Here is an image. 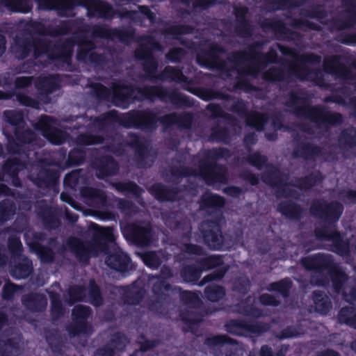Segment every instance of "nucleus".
Returning a JSON list of instances; mask_svg holds the SVG:
<instances>
[{"label": "nucleus", "instance_id": "obj_1", "mask_svg": "<svg viewBox=\"0 0 356 356\" xmlns=\"http://www.w3.org/2000/svg\"><path fill=\"white\" fill-rule=\"evenodd\" d=\"M115 239L113 227H102L94 223L91 241L72 236L67 239L66 245L81 264L86 265L92 257L104 253L108 254L105 262L110 268L120 273L129 272L132 270V264L131 257L127 253L118 248L108 254L109 245L115 242Z\"/></svg>", "mask_w": 356, "mask_h": 356}, {"label": "nucleus", "instance_id": "obj_2", "mask_svg": "<svg viewBox=\"0 0 356 356\" xmlns=\"http://www.w3.org/2000/svg\"><path fill=\"white\" fill-rule=\"evenodd\" d=\"M111 99L115 106L127 108L135 102L153 101L155 98L161 102L170 103L175 108H191L193 98L179 92L177 88L162 85L136 86L125 80H118L112 83Z\"/></svg>", "mask_w": 356, "mask_h": 356}, {"label": "nucleus", "instance_id": "obj_3", "mask_svg": "<svg viewBox=\"0 0 356 356\" xmlns=\"http://www.w3.org/2000/svg\"><path fill=\"white\" fill-rule=\"evenodd\" d=\"M344 211L343 205L337 200L328 202L325 199H314L309 207L311 215L321 220L325 225L315 228L316 239L332 242V250L339 256H348L350 242L344 239L341 233L335 229Z\"/></svg>", "mask_w": 356, "mask_h": 356}, {"label": "nucleus", "instance_id": "obj_4", "mask_svg": "<svg viewBox=\"0 0 356 356\" xmlns=\"http://www.w3.org/2000/svg\"><path fill=\"white\" fill-rule=\"evenodd\" d=\"M286 105L293 109L296 116L309 120L318 129L337 127L343 122V117L340 113L332 112L323 105H311L307 93L301 90H291L288 93Z\"/></svg>", "mask_w": 356, "mask_h": 356}, {"label": "nucleus", "instance_id": "obj_5", "mask_svg": "<svg viewBox=\"0 0 356 356\" xmlns=\"http://www.w3.org/2000/svg\"><path fill=\"white\" fill-rule=\"evenodd\" d=\"M232 156L230 150L227 147H213L208 149L203 159L198 162V172L189 167L181 166L171 170L174 177H186L190 176H200L207 185L215 183L226 184L228 181L227 169L225 165L216 161L220 159H227Z\"/></svg>", "mask_w": 356, "mask_h": 356}, {"label": "nucleus", "instance_id": "obj_6", "mask_svg": "<svg viewBox=\"0 0 356 356\" xmlns=\"http://www.w3.org/2000/svg\"><path fill=\"white\" fill-rule=\"evenodd\" d=\"M3 118L13 128V134L6 135V148L10 154L29 156L32 150L42 146L40 136L27 126L22 111L6 110Z\"/></svg>", "mask_w": 356, "mask_h": 356}, {"label": "nucleus", "instance_id": "obj_7", "mask_svg": "<svg viewBox=\"0 0 356 356\" xmlns=\"http://www.w3.org/2000/svg\"><path fill=\"white\" fill-rule=\"evenodd\" d=\"M225 204V198L216 193L204 194L200 199V207L202 209L220 212L213 219L205 220L199 227L204 243L210 250H220L224 246L225 237L222 226L225 222V217L222 209Z\"/></svg>", "mask_w": 356, "mask_h": 356}, {"label": "nucleus", "instance_id": "obj_8", "mask_svg": "<svg viewBox=\"0 0 356 356\" xmlns=\"http://www.w3.org/2000/svg\"><path fill=\"white\" fill-rule=\"evenodd\" d=\"M38 8L44 11H56L60 17L70 16L78 6L87 9L88 16L111 19L113 17V6L105 0H34Z\"/></svg>", "mask_w": 356, "mask_h": 356}, {"label": "nucleus", "instance_id": "obj_9", "mask_svg": "<svg viewBox=\"0 0 356 356\" xmlns=\"http://www.w3.org/2000/svg\"><path fill=\"white\" fill-rule=\"evenodd\" d=\"M300 264L306 270L318 274L311 277V283L315 286H326L327 279L323 275L325 271L329 273L332 286L334 284L337 286L339 284L338 278L343 276L344 269L334 261L330 254L318 252L304 257L301 258Z\"/></svg>", "mask_w": 356, "mask_h": 356}, {"label": "nucleus", "instance_id": "obj_10", "mask_svg": "<svg viewBox=\"0 0 356 356\" xmlns=\"http://www.w3.org/2000/svg\"><path fill=\"white\" fill-rule=\"evenodd\" d=\"M300 66L295 68L290 67L288 72L277 66H273L265 70L261 74L264 81L270 83H282L290 79V75L295 71L297 77L304 81L307 79V76L314 74L317 78L320 74L319 70H314L305 66L306 64L318 65L321 63V56L315 53H305L300 57Z\"/></svg>", "mask_w": 356, "mask_h": 356}, {"label": "nucleus", "instance_id": "obj_11", "mask_svg": "<svg viewBox=\"0 0 356 356\" xmlns=\"http://www.w3.org/2000/svg\"><path fill=\"white\" fill-rule=\"evenodd\" d=\"M127 147H129L134 151V160L138 168H145L151 166L152 164L149 163V160L151 147L144 137L130 132L127 140H122L110 145L111 150L117 155H122Z\"/></svg>", "mask_w": 356, "mask_h": 356}, {"label": "nucleus", "instance_id": "obj_12", "mask_svg": "<svg viewBox=\"0 0 356 356\" xmlns=\"http://www.w3.org/2000/svg\"><path fill=\"white\" fill-rule=\"evenodd\" d=\"M124 115L113 109L95 117H88L87 115L77 116L76 119H81L83 123L76 122L72 127V129L79 130L85 128L88 131L92 128L99 132L108 133L114 129L115 124L124 127Z\"/></svg>", "mask_w": 356, "mask_h": 356}, {"label": "nucleus", "instance_id": "obj_13", "mask_svg": "<svg viewBox=\"0 0 356 356\" xmlns=\"http://www.w3.org/2000/svg\"><path fill=\"white\" fill-rule=\"evenodd\" d=\"M146 44H141L136 49L134 56L136 60L143 61V70L144 71V78L152 83L156 82V76L157 75L159 63L157 58L154 56L153 50H161V45L153 37L147 36L145 38Z\"/></svg>", "mask_w": 356, "mask_h": 356}, {"label": "nucleus", "instance_id": "obj_14", "mask_svg": "<svg viewBox=\"0 0 356 356\" xmlns=\"http://www.w3.org/2000/svg\"><path fill=\"white\" fill-rule=\"evenodd\" d=\"M55 165L54 161L40 159L32 165V170L28 176L29 179L37 187L47 189L57 185L60 178L58 170L50 168Z\"/></svg>", "mask_w": 356, "mask_h": 356}, {"label": "nucleus", "instance_id": "obj_15", "mask_svg": "<svg viewBox=\"0 0 356 356\" xmlns=\"http://www.w3.org/2000/svg\"><path fill=\"white\" fill-rule=\"evenodd\" d=\"M159 113L156 108H152L130 110L124 113V128L152 132L158 127L157 114Z\"/></svg>", "mask_w": 356, "mask_h": 356}, {"label": "nucleus", "instance_id": "obj_16", "mask_svg": "<svg viewBox=\"0 0 356 356\" xmlns=\"http://www.w3.org/2000/svg\"><path fill=\"white\" fill-rule=\"evenodd\" d=\"M95 42L81 35L78 38L76 59L83 63H89L95 67H102L108 62L106 53H97Z\"/></svg>", "mask_w": 356, "mask_h": 356}, {"label": "nucleus", "instance_id": "obj_17", "mask_svg": "<svg viewBox=\"0 0 356 356\" xmlns=\"http://www.w3.org/2000/svg\"><path fill=\"white\" fill-rule=\"evenodd\" d=\"M123 234L129 243L139 248L150 246L153 242L152 227L149 223L143 221L127 225Z\"/></svg>", "mask_w": 356, "mask_h": 356}, {"label": "nucleus", "instance_id": "obj_18", "mask_svg": "<svg viewBox=\"0 0 356 356\" xmlns=\"http://www.w3.org/2000/svg\"><path fill=\"white\" fill-rule=\"evenodd\" d=\"M197 264L202 271L215 269L212 273L206 275L198 283L200 286L213 281L222 280L228 270V266L225 264L223 257L218 254H211L197 259Z\"/></svg>", "mask_w": 356, "mask_h": 356}, {"label": "nucleus", "instance_id": "obj_19", "mask_svg": "<svg viewBox=\"0 0 356 356\" xmlns=\"http://www.w3.org/2000/svg\"><path fill=\"white\" fill-rule=\"evenodd\" d=\"M92 313V309L88 306L79 305L73 308L72 323L67 327L71 337L90 335L93 332L92 325L88 321Z\"/></svg>", "mask_w": 356, "mask_h": 356}, {"label": "nucleus", "instance_id": "obj_20", "mask_svg": "<svg viewBox=\"0 0 356 356\" xmlns=\"http://www.w3.org/2000/svg\"><path fill=\"white\" fill-rule=\"evenodd\" d=\"M225 327L228 333L236 336H244L245 334L261 336L270 329V325L268 323L243 319H231L225 323Z\"/></svg>", "mask_w": 356, "mask_h": 356}, {"label": "nucleus", "instance_id": "obj_21", "mask_svg": "<svg viewBox=\"0 0 356 356\" xmlns=\"http://www.w3.org/2000/svg\"><path fill=\"white\" fill-rule=\"evenodd\" d=\"M286 175H283L277 168L264 173L261 176V180L264 183L276 189L277 197L282 195L286 197H293L298 200L300 194L296 190L286 187L288 185H291V184L286 182Z\"/></svg>", "mask_w": 356, "mask_h": 356}, {"label": "nucleus", "instance_id": "obj_22", "mask_svg": "<svg viewBox=\"0 0 356 356\" xmlns=\"http://www.w3.org/2000/svg\"><path fill=\"white\" fill-rule=\"evenodd\" d=\"M67 38L62 41H53L51 51L49 56V60L59 61L67 65H71L74 48L77 45L78 38Z\"/></svg>", "mask_w": 356, "mask_h": 356}, {"label": "nucleus", "instance_id": "obj_23", "mask_svg": "<svg viewBox=\"0 0 356 356\" xmlns=\"http://www.w3.org/2000/svg\"><path fill=\"white\" fill-rule=\"evenodd\" d=\"M259 26L264 32L272 31L275 33L280 34V39L284 41H298L302 37L299 32L287 27L286 23L282 19L265 18L261 21Z\"/></svg>", "mask_w": 356, "mask_h": 356}, {"label": "nucleus", "instance_id": "obj_24", "mask_svg": "<svg viewBox=\"0 0 356 356\" xmlns=\"http://www.w3.org/2000/svg\"><path fill=\"white\" fill-rule=\"evenodd\" d=\"M58 159L54 160L55 165L65 169L82 165L86 159V151L77 146L71 149L67 154V149L62 147L58 150Z\"/></svg>", "mask_w": 356, "mask_h": 356}, {"label": "nucleus", "instance_id": "obj_25", "mask_svg": "<svg viewBox=\"0 0 356 356\" xmlns=\"http://www.w3.org/2000/svg\"><path fill=\"white\" fill-rule=\"evenodd\" d=\"M280 62L279 55L273 47H270L266 53L262 52L261 58L259 63H251L245 67H241L237 69V72L240 76H252L257 77L261 70L266 67L268 64H276Z\"/></svg>", "mask_w": 356, "mask_h": 356}, {"label": "nucleus", "instance_id": "obj_26", "mask_svg": "<svg viewBox=\"0 0 356 356\" xmlns=\"http://www.w3.org/2000/svg\"><path fill=\"white\" fill-rule=\"evenodd\" d=\"M265 44L266 42L264 40H256L248 46V51L233 52L229 60L236 66L248 61H251L252 63H259Z\"/></svg>", "mask_w": 356, "mask_h": 356}, {"label": "nucleus", "instance_id": "obj_27", "mask_svg": "<svg viewBox=\"0 0 356 356\" xmlns=\"http://www.w3.org/2000/svg\"><path fill=\"white\" fill-rule=\"evenodd\" d=\"M248 8L245 6H238L234 8V33L242 38H248L253 35L254 28L252 21L248 18Z\"/></svg>", "mask_w": 356, "mask_h": 356}, {"label": "nucleus", "instance_id": "obj_28", "mask_svg": "<svg viewBox=\"0 0 356 356\" xmlns=\"http://www.w3.org/2000/svg\"><path fill=\"white\" fill-rule=\"evenodd\" d=\"M347 60L345 56L331 55L323 59V70L328 74H332L341 79H350L351 70L342 61Z\"/></svg>", "mask_w": 356, "mask_h": 356}, {"label": "nucleus", "instance_id": "obj_29", "mask_svg": "<svg viewBox=\"0 0 356 356\" xmlns=\"http://www.w3.org/2000/svg\"><path fill=\"white\" fill-rule=\"evenodd\" d=\"M355 0H341L345 8L343 18H334L331 21V28L341 31L352 29L356 26V2Z\"/></svg>", "mask_w": 356, "mask_h": 356}, {"label": "nucleus", "instance_id": "obj_30", "mask_svg": "<svg viewBox=\"0 0 356 356\" xmlns=\"http://www.w3.org/2000/svg\"><path fill=\"white\" fill-rule=\"evenodd\" d=\"M92 166L95 170L96 177L99 179L114 176L119 171L118 161L110 155H102L95 158Z\"/></svg>", "mask_w": 356, "mask_h": 356}, {"label": "nucleus", "instance_id": "obj_31", "mask_svg": "<svg viewBox=\"0 0 356 356\" xmlns=\"http://www.w3.org/2000/svg\"><path fill=\"white\" fill-rule=\"evenodd\" d=\"M339 284L337 286L332 285L333 291L340 295L342 299L350 304L356 303V279L349 276L345 270H343V276L340 278Z\"/></svg>", "mask_w": 356, "mask_h": 356}, {"label": "nucleus", "instance_id": "obj_32", "mask_svg": "<svg viewBox=\"0 0 356 356\" xmlns=\"http://www.w3.org/2000/svg\"><path fill=\"white\" fill-rule=\"evenodd\" d=\"M225 53V49L218 44H211L207 50L197 56L198 63L209 66L211 65H217L219 69L225 67V62L220 59V56Z\"/></svg>", "mask_w": 356, "mask_h": 356}, {"label": "nucleus", "instance_id": "obj_33", "mask_svg": "<svg viewBox=\"0 0 356 356\" xmlns=\"http://www.w3.org/2000/svg\"><path fill=\"white\" fill-rule=\"evenodd\" d=\"M149 193L159 202H175L180 199V188L168 186L162 183H155L149 188Z\"/></svg>", "mask_w": 356, "mask_h": 356}, {"label": "nucleus", "instance_id": "obj_34", "mask_svg": "<svg viewBox=\"0 0 356 356\" xmlns=\"http://www.w3.org/2000/svg\"><path fill=\"white\" fill-rule=\"evenodd\" d=\"M25 168L26 163L20 158L9 157L3 161L1 171L3 175H8L10 178L13 186L19 188L22 187V184L19 173Z\"/></svg>", "mask_w": 356, "mask_h": 356}, {"label": "nucleus", "instance_id": "obj_35", "mask_svg": "<svg viewBox=\"0 0 356 356\" xmlns=\"http://www.w3.org/2000/svg\"><path fill=\"white\" fill-rule=\"evenodd\" d=\"M324 154L323 149L311 142H300L293 150L294 158H300L307 161H315Z\"/></svg>", "mask_w": 356, "mask_h": 356}, {"label": "nucleus", "instance_id": "obj_36", "mask_svg": "<svg viewBox=\"0 0 356 356\" xmlns=\"http://www.w3.org/2000/svg\"><path fill=\"white\" fill-rule=\"evenodd\" d=\"M83 24V17L61 20L55 26L49 25V36L58 37L70 35L74 30L79 29Z\"/></svg>", "mask_w": 356, "mask_h": 356}, {"label": "nucleus", "instance_id": "obj_37", "mask_svg": "<svg viewBox=\"0 0 356 356\" xmlns=\"http://www.w3.org/2000/svg\"><path fill=\"white\" fill-rule=\"evenodd\" d=\"M277 211L289 220L300 221L304 216V208L298 203L285 200L277 204Z\"/></svg>", "mask_w": 356, "mask_h": 356}, {"label": "nucleus", "instance_id": "obj_38", "mask_svg": "<svg viewBox=\"0 0 356 356\" xmlns=\"http://www.w3.org/2000/svg\"><path fill=\"white\" fill-rule=\"evenodd\" d=\"M145 290L136 282L122 287V298L125 305L136 306L143 300Z\"/></svg>", "mask_w": 356, "mask_h": 356}, {"label": "nucleus", "instance_id": "obj_39", "mask_svg": "<svg viewBox=\"0 0 356 356\" xmlns=\"http://www.w3.org/2000/svg\"><path fill=\"white\" fill-rule=\"evenodd\" d=\"M156 82H175L177 83H189L188 78L184 74L183 68L179 66H165L156 76Z\"/></svg>", "mask_w": 356, "mask_h": 356}, {"label": "nucleus", "instance_id": "obj_40", "mask_svg": "<svg viewBox=\"0 0 356 356\" xmlns=\"http://www.w3.org/2000/svg\"><path fill=\"white\" fill-rule=\"evenodd\" d=\"M23 305L31 312H42L47 307L46 296L40 293H29L22 296Z\"/></svg>", "mask_w": 356, "mask_h": 356}, {"label": "nucleus", "instance_id": "obj_41", "mask_svg": "<svg viewBox=\"0 0 356 356\" xmlns=\"http://www.w3.org/2000/svg\"><path fill=\"white\" fill-rule=\"evenodd\" d=\"M13 51L19 60H24L29 56L32 52V38L24 34L17 35L13 40Z\"/></svg>", "mask_w": 356, "mask_h": 356}, {"label": "nucleus", "instance_id": "obj_42", "mask_svg": "<svg viewBox=\"0 0 356 356\" xmlns=\"http://www.w3.org/2000/svg\"><path fill=\"white\" fill-rule=\"evenodd\" d=\"M17 262L11 266L10 273L17 280L27 278L33 271L32 261L26 257L19 258Z\"/></svg>", "mask_w": 356, "mask_h": 356}, {"label": "nucleus", "instance_id": "obj_43", "mask_svg": "<svg viewBox=\"0 0 356 356\" xmlns=\"http://www.w3.org/2000/svg\"><path fill=\"white\" fill-rule=\"evenodd\" d=\"M172 290V285L163 277H157L156 281L152 284V291L156 298V302H152L153 308L156 303L163 302L168 297V293Z\"/></svg>", "mask_w": 356, "mask_h": 356}, {"label": "nucleus", "instance_id": "obj_44", "mask_svg": "<svg viewBox=\"0 0 356 356\" xmlns=\"http://www.w3.org/2000/svg\"><path fill=\"white\" fill-rule=\"evenodd\" d=\"M193 31V27L191 25L174 24L165 28L162 33L165 35H172L173 39L179 40L180 44L186 46L188 43V40L181 35L191 33Z\"/></svg>", "mask_w": 356, "mask_h": 356}, {"label": "nucleus", "instance_id": "obj_45", "mask_svg": "<svg viewBox=\"0 0 356 356\" xmlns=\"http://www.w3.org/2000/svg\"><path fill=\"white\" fill-rule=\"evenodd\" d=\"M325 177L320 170L312 172L308 175L296 179L294 186L300 190H309L321 184Z\"/></svg>", "mask_w": 356, "mask_h": 356}, {"label": "nucleus", "instance_id": "obj_46", "mask_svg": "<svg viewBox=\"0 0 356 356\" xmlns=\"http://www.w3.org/2000/svg\"><path fill=\"white\" fill-rule=\"evenodd\" d=\"M193 93L204 101L220 99L228 102L235 99V97L232 95L213 88H200Z\"/></svg>", "mask_w": 356, "mask_h": 356}, {"label": "nucleus", "instance_id": "obj_47", "mask_svg": "<svg viewBox=\"0 0 356 356\" xmlns=\"http://www.w3.org/2000/svg\"><path fill=\"white\" fill-rule=\"evenodd\" d=\"M0 5L13 13L27 14L32 11V0H0Z\"/></svg>", "mask_w": 356, "mask_h": 356}, {"label": "nucleus", "instance_id": "obj_48", "mask_svg": "<svg viewBox=\"0 0 356 356\" xmlns=\"http://www.w3.org/2000/svg\"><path fill=\"white\" fill-rule=\"evenodd\" d=\"M32 42V51L34 58L38 59L46 56L49 59V56L51 51L53 40L41 37H33Z\"/></svg>", "mask_w": 356, "mask_h": 356}, {"label": "nucleus", "instance_id": "obj_49", "mask_svg": "<svg viewBox=\"0 0 356 356\" xmlns=\"http://www.w3.org/2000/svg\"><path fill=\"white\" fill-rule=\"evenodd\" d=\"M49 25L46 26L43 22L29 19L28 20L24 26L23 33L26 36L32 38L34 35L38 37H44L49 35Z\"/></svg>", "mask_w": 356, "mask_h": 356}, {"label": "nucleus", "instance_id": "obj_50", "mask_svg": "<svg viewBox=\"0 0 356 356\" xmlns=\"http://www.w3.org/2000/svg\"><path fill=\"white\" fill-rule=\"evenodd\" d=\"M312 300L315 311L321 315H327L332 308L330 298L323 291H314L312 293Z\"/></svg>", "mask_w": 356, "mask_h": 356}, {"label": "nucleus", "instance_id": "obj_51", "mask_svg": "<svg viewBox=\"0 0 356 356\" xmlns=\"http://www.w3.org/2000/svg\"><path fill=\"white\" fill-rule=\"evenodd\" d=\"M81 195L91 201L92 203L105 207L107 205L108 200L105 192L101 189L93 187H84L81 191Z\"/></svg>", "mask_w": 356, "mask_h": 356}, {"label": "nucleus", "instance_id": "obj_52", "mask_svg": "<svg viewBox=\"0 0 356 356\" xmlns=\"http://www.w3.org/2000/svg\"><path fill=\"white\" fill-rule=\"evenodd\" d=\"M338 143L341 148L351 149L356 147V127L350 125L341 130Z\"/></svg>", "mask_w": 356, "mask_h": 356}, {"label": "nucleus", "instance_id": "obj_53", "mask_svg": "<svg viewBox=\"0 0 356 356\" xmlns=\"http://www.w3.org/2000/svg\"><path fill=\"white\" fill-rule=\"evenodd\" d=\"M202 271L197 264L183 265L180 269V277L186 283L196 284L201 277Z\"/></svg>", "mask_w": 356, "mask_h": 356}, {"label": "nucleus", "instance_id": "obj_54", "mask_svg": "<svg viewBox=\"0 0 356 356\" xmlns=\"http://www.w3.org/2000/svg\"><path fill=\"white\" fill-rule=\"evenodd\" d=\"M38 216L44 227L48 229H55L60 225L55 211L49 207H42L38 212Z\"/></svg>", "mask_w": 356, "mask_h": 356}, {"label": "nucleus", "instance_id": "obj_55", "mask_svg": "<svg viewBox=\"0 0 356 356\" xmlns=\"http://www.w3.org/2000/svg\"><path fill=\"white\" fill-rule=\"evenodd\" d=\"M112 186L118 192L123 195H132L135 197H140L143 189L134 181H115L112 183Z\"/></svg>", "mask_w": 356, "mask_h": 356}, {"label": "nucleus", "instance_id": "obj_56", "mask_svg": "<svg viewBox=\"0 0 356 356\" xmlns=\"http://www.w3.org/2000/svg\"><path fill=\"white\" fill-rule=\"evenodd\" d=\"M86 178L81 170H74L67 173L63 180V185L65 188L76 190L81 188L86 182Z\"/></svg>", "mask_w": 356, "mask_h": 356}, {"label": "nucleus", "instance_id": "obj_57", "mask_svg": "<svg viewBox=\"0 0 356 356\" xmlns=\"http://www.w3.org/2000/svg\"><path fill=\"white\" fill-rule=\"evenodd\" d=\"M104 137L101 135L82 133L76 136L74 140V143L79 147H81L90 145H102L104 143Z\"/></svg>", "mask_w": 356, "mask_h": 356}, {"label": "nucleus", "instance_id": "obj_58", "mask_svg": "<svg viewBox=\"0 0 356 356\" xmlns=\"http://www.w3.org/2000/svg\"><path fill=\"white\" fill-rule=\"evenodd\" d=\"M210 140L211 142L229 144L231 140L230 131L227 127H221L219 123L211 128Z\"/></svg>", "mask_w": 356, "mask_h": 356}, {"label": "nucleus", "instance_id": "obj_59", "mask_svg": "<svg viewBox=\"0 0 356 356\" xmlns=\"http://www.w3.org/2000/svg\"><path fill=\"white\" fill-rule=\"evenodd\" d=\"M7 249L11 259L15 261L19 259L24 251L20 237L16 234L10 235L7 241Z\"/></svg>", "mask_w": 356, "mask_h": 356}, {"label": "nucleus", "instance_id": "obj_60", "mask_svg": "<svg viewBox=\"0 0 356 356\" xmlns=\"http://www.w3.org/2000/svg\"><path fill=\"white\" fill-rule=\"evenodd\" d=\"M269 117L266 113L257 111L249 113L246 116V123L250 127L254 128L259 131L264 129V127L268 122Z\"/></svg>", "mask_w": 356, "mask_h": 356}, {"label": "nucleus", "instance_id": "obj_61", "mask_svg": "<svg viewBox=\"0 0 356 356\" xmlns=\"http://www.w3.org/2000/svg\"><path fill=\"white\" fill-rule=\"evenodd\" d=\"M225 295V288L216 284H209L204 290V298L211 302L220 301Z\"/></svg>", "mask_w": 356, "mask_h": 356}, {"label": "nucleus", "instance_id": "obj_62", "mask_svg": "<svg viewBox=\"0 0 356 356\" xmlns=\"http://www.w3.org/2000/svg\"><path fill=\"white\" fill-rule=\"evenodd\" d=\"M292 286V281L289 278L286 277L279 281L270 283L267 287V290L270 292L278 293L283 298H286L289 296Z\"/></svg>", "mask_w": 356, "mask_h": 356}, {"label": "nucleus", "instance_id": "obj_63", "mask_svg": "<svg viewBox=\"0 0 356 356\" xmlns=\"http://www.w3.org/2000/svg\"><path fill=\"white\" fill-rule=\"evenodd\" d=\"M88 295L90 303L95 307H100L104 303V298L99 286L94 279L89 281L88 285Z\"/></svg>", "mask_w": 356, "mask_h": 356}, {"label": "nucleus", "instance_id": "obj_64", "mask_svg": "<svg viewBox=\"0 0 356 356\" xmlns=\"http://www.w3.org/2000/svg\"><path fill=\"white\" fill-rule=\"evenodd\" d=\"M51 301L50 313L54 320H57L64 315V308L60 294L56 291L49 293Z\"/></svg>", "mask_w": 356, "mask_h": 356}]
</instances>
